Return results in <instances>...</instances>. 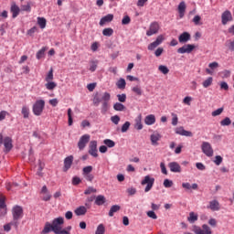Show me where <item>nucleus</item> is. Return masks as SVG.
<instances>
[{"instance_id":"1","label":"nucleus","mask_w":234,"mask_h":234,"mask_svg":"<svg viewBox=\"0 0 234 234\" xmlns=\"http://www.w3.org/2000/svg\"><path fill=\"white\" fill-rule=\"evenodd\" d=\"M64 223H65V219L61 217L53 219L52 224H50L49 222H47L42 230V234L50 233V231H53V233L55 234L58 233L60 229H63L61 226H63Z\"/></svg>"},{"instance_id":"2","label":"nucleus","mask_w":234,"mask_h":234,"mask_svg":"<svg viewBox=\"0 0 234 234\" xmlns=\"http://www.w3.org/2000/svg\"><path fill=\"white\" fill-rule=\"evenodd\" d=\"M44 109L45 101L43 100H37L33 105V113L35 116H41Z\"/></svg>"},{"instance_id":"3","label":"nucleus","mask_w":234,"mask_h":234,"mask_svg":"<svg viewBox=\"0 0 234 234\" xmlns=\"http://www.w3.org/2000/svg\"><path fill=\"white\" fill-rule=\"evenodd\" d=\"M192 231L196 234H213V230L207 224L202 225V228L194 225L192 228Z\"/></svg>"},{"instance_id":"4","label":"nucleus","mask_w":234,"mask_h":234,"mask_svg":"<svg viewBox=\"0 0 234 234\" xmlns=\"http://www.w3.org/2000/svg\"><path fill=\"white\" fill-rule=\"evenodd\" d=\"M142 186H146L144 188V193H149L151 189H153V186H154V177H151V176H145L144 180L141 182Z\"/></svg>"},{"instance_id":"5","label":"nucleus","mask_w":234,"mask_h":234,"mask_svg":"<svg viewBox=\"0 0 234 234\" xmlns=\"http://www.w3.org/2000/svg\"><path fill=\"white\" fill-rule=\"evenodd\" d=\"M158 32H160V24L154 21L150 24L148 30L146 31V36H148V37H151V36H154L158 34Z\"/></svg>"},{"instance_id":"6","label":"nucleus","mask_w":234,"mask_h":234,"mask_svg":"<svg viewBox=\"0 0 234 234\" xmlns=\"http://www.w3.org/2000/svg\"><path fill=\"white\" fill-rule=\"evenodd\" d=\"M12 215L14 222H17L19 218H23V207L20 206H15L12 208Z\"/></svg>"},{"instance_id":"7","label":"nucleus","mask_w":234,"mask_h":234,"mask_svg":"<svg viewBox=\"0 0 234 234\" xmlns=\"http://www.w3.org/2000/svg\"><path fill=\"white\" fill-rule=\"evenodd\" d=\"M202 153L206 154V156L211 157L213 156V147L211 146V144L207 142H203L201 144Z\"/></svg>"},{"instance_id":"8","label":"nucleus","mask_w":234,"mask_h":234,"mask_svg":"<svg viewBox=\"0 0 234 234\" xmlns=\"http://www.w3.org/2000/svg\"><path fill=\"white\" fill-rule=\"evenodd\" d=\"M90 142V134H84L82 135L78 143V147L80 149V151H83V149H85V147H87V144Z\"/></svg>"},{"instance_id":"9","label":"nucleus","mask_w":234,"mask_h":234,"mask_svg":"<svg viewBox=\"0 0 234 234\" xmlns=\"http://www.w3.org/2000/svg\"><path fill=\"white\" fill-rule=\"evenodd\" d=\"M165 39V37H164V35H159L155 41L150 43L148 45V50H154V48H156V47H160V45H162V43H164V40Z\"/></svg>"},{"instance_id":"10","label":"nucleus","mask_w":234,"mask_h":234,"mask_svg":"<svg viewBox=\"0 0 234 234\" xmlns=\"http://www.w3.org/2000/svg\"><path fill=\"white\" fill-rule=\"evenodd\" d=\"M89 154H90L94 158H98V142L90 141Z\"/></svg>"},{"instance_id":"11","label":"nucleus","mask_w":234,"mask_h":234,"mask_svg":"<svg viewBox=\"0 0 234 234\" xmlns=\"http://www.w3.org/2000/svg\"><path fill=\"white\" fill-rule=\"evenodd\" d=\"M192 50H195V45L187 44L177 49L178 54H191Z\"/></svg>"},{"instance_id":"12","label":"nucleus","mask_w":234,"mask_h":234,"mask_svg":"<svg viewBox=\"0 0 234 234\" xmlns=\"http://www.w3.org/2000/svg\"><path fill=\"white\" fill-rule=\"evenodd\" d=\"M40 195H42V200L44 202H48L50 201V198H52V195L48 191V188L47 187V186H42Z\"/></svg>"},{"instance_id":"13","label":"nucleus","mask_w":234,"mask_h":234,"mask_svg":"<svg viewBox=\"0 0 234 234\" xmlns=\"http://www.w3.org/2000/svg\"><path fill=\"white\" fill-rule=\"evenodd\" d=\"M73 162H74L73 155H69L68 157H66L64 159V167H63L64 173H67V171H69V169H70V167H72Z\"/></svg>"},{"instance_id":"14","label":"nucleus","mask_w":234,"mask_h":234,"mask_svg":"<svg viewBox=\"0 0 234 234\" xmlns=\"http://www.w3.org/2000/svg\"><path fill=\"white\" fill-rule=\"evenodd\" d=\"M168 167L172 173H182V167L176 162L169 163Z\"/></svg>"},{"instance_id":"15","label":"nucleus","mask_w":234,"mask_h":234,"mask_svg":"<svg viewBox=\"0 0 234 234\" xmlns=\"http://www.w3.org/2000/svg\"><path fill=\"white\" fill-rule=\"evenodd\" d=\"M4 146H5V153H10V151H12V147H14V145L12 144V138L5 137L4 139Z\"/></svg>"},{"instance_id":"16","label":"nucleus","mask_w":234,"mask_h":234,"mask_svg":"<svg viewBox=\"0 0 234 234\" xmlns=\"http://www.w3.org/2000/svg\"><path fill=\"white\" fill-rule=\"evenodd\" d=\"M233 17L231 16V12L225 11L221 16L222 25H228V22L231 21Z\"/></svg>"},{"instance_id":"17","label":"nucleus","mask_w":234,"mask_h":234,"mask_svg":"<svg viewBox=\"0 0 234 234\" xmlns=\"http://www.w3.org/2000/svg\"><path fill=\"white\" fill-rule=\"evenodd\" d=\"M178 41L179 43H187V41H191V34H189L188 32H183L178 37Z\"/></svg>"},{"instance_id":"18","label":"nucleus","mask_w":234,"mask_h":234,"mask_svg":"<svg viewBox=\"0 0 234 234\" xmlns=\"http://www.w3.org/2000/svg\"><path fill=\"white\" fill-rule=\"evenodd\" d=\"M176 134H180L181 136H193V133L186 131L184 127L180 126L176 128Z\"/></svg>"},{"instance_id":"19","label":"nucleus","mask_w":234,"mask_h":234,"mask_svg":"<svg viewBox=\"0 0 234 234\" xmlns=\"http://www.w3.org/2000/svg\"><path fill=\"white\" fill-rule=\"evenodd\" d=\"M207 208L211 209V211H219L220 210V203H218V201L214 199L209 202Z\"/></svg>"},{"instance_id":"20","label":"nucleus","mask_w":234,"mask_h":234,"mask_svg":"<svg viewBox=\"0 0 234 234\" xmlns=\"http://www.w3.org/2000/svg\"><path fill=\"white\" fill-rule=\"evenodd\" d=\"M112 19H114V15L112 14H108L107 16H103L102 18H101L100 20V26L103 27V25L107 24V23H111V21H112Z\"/></svg>"},{"instance_id":"21","label":"nucleus","mask_w":234,"mask_h":234,"mask_svg":"<svg viewBox=\"0 0 234 234\" xmlns=\"http://www.w3.org/2000/svg\"><path fill=\"white\" fill-rule=\"evenodd\" d=\"M155 122H156V117L154 116V114L147 115L144 118V123L146 125H154Z\"/></svg>"},{"instance_id":"22","label":"nucleus","mask_w":234,"mask_h":234,"mask_svg":"<svg viewBox=\"0 0 234 234\" xmlns=\"http://www.w3.org/2000/svg\"><path fill=\"white\" fill-rule=\"evenodd\" d=\"M10 10H11V13H12V17L14 19H16V17H17L19 16V12H21V9L16 4H12Z\"/></svg>"},{"instance_id":"23","label":"nucleus","mask_w":234,"mask_h":234,"mask_svg":"<svg viewBox=\"0 0 234 234\" xmlns=\"http://www.w3.org/2000/svg\"><path fill=\"white\" fill-rule=\"evenodd\" d=\"M186 2H180V4L178 5L177 10L179 13V17L182 19V17H184V15L186 14Z\"/></svg>"},{"instance_id":"24","label":"nucleus","mask_w":234,"mask_h":234,"mask_svg":"<svg viewBox=\"0 0 234 234\" xmlns=\"http://www.w3.org/2000/svg\"><path fill=\"white\" fill-rule=\"evenodd\" d=\"M160 138H162V135H160V133H153L150 136L152 145H158V142H159Z\"/></svg>"},{"instance_id":"25","label":"nucleus","mask_w":234,"mask_h":234,"mask_svg":"<svg viewBox=\"0 0 234 234\" xmlns=\"http://www.w3.org/2000/svg\"><path fill=\"white\" fill-rule=\"evenodd\" d=\"M87 213V207L80 206L75 209V215L81 217Z\"/></svg>"},{"instance_id":"26","label":"nucleus","mask_w":234,"mask_h":234,"mask_svg":"<svg viewBox=\"0 0 234 234\" xmlns=\"http://www.w3.org/2000/svg\"><path fill=\"white\" fill-rule=\"evenodd\" d=\"M120 209H122V207H120V205L112 206L109 211V217H114V213H118Z\"/></svg>"},{"instance_id":"27","label":"nucleus","mask_w":234,"mask_h":234,"mask_svg":"<svg viewBox=\"0 0 234 234\" xmlns=\"http://www.w3.org/2000/svg\"><path fill=\"white\" fill-rule=\"evenodd\" d=\"M105 202H106L105 196L100 195L96 197V199H95L96 206H103Z\"/></svg>"},{"instance_id":"28","label":"nucleus","mask_w":234,"mask_h":234,"mask_svg":"<svg viewBox=\"0 0 234 234\" xmlns=\"http://www.w3.org/2000/svg\"><path fill=\"white\" fill-rule=\"evenodd\" d=\"M0 209H4L2 215L6 214V204L5 203V196L0 195Z\"/></svg>"},{"instance_id":"29","label":"nucleus","mask_w":234,"mask_h":234,"mask_svg":"<svg viewBox=\"0 0 234 234\" xmlns=\"http://www.w3.org/2000/svg\"><path fill=\"white\" fill-rule=\"evenodd\" d=\"M12 226H15V228H17V226H19V223L17 221H13L10 223H7L4 226V231H10V229H12Z\"/></svg>"},{"instance_id":"30","label":"nucleus","mask_w":234,"mask_h":234,"mask_svg":"<svg viewBox=\"0 0 234 234\" xmlns=\"http://www.w3.org/2000/svg\"><path fill=\"white\" fill-rule=\"evenodd\" d=\"M182 187H184V189H194L197 190L198 189V185L197 183H194L192 186L189 183H183L182 184Z\"/></svg>"},{"instance_id":"31","label":"nucleus","mask_w":234,"mask_h":234,"mask_svg":"<svg viewBox=\"0 0 234 234\" xmlns=\"http://www.w3.org/2000/svg\"><path fill=\"white\" fill-rule=\"evenodd\" d=\"M48 50V48L43 47L40 50L37 52V59H41L42 58H45V52Z\"/></svg>"},{"instance_id":"32","label":"nucleus","mask_w":234,"mask_h":234,"mask_svg":"<svg viewBox=\"0 0 234 234\" xmlns=\"http://www.w3.org/2000/svg\"><path fill=\"white\" fill-rule=\"evenodd\" d=\"M37 25L43 30L47 27V19L45 17H37Z\"/></svg>"},{"instance_id":"33","label":"nucleus","mask_w":234,"mask_h":234,"mask_svg":"<svg viewBox=\"0 0 234 234\" xmlns=\"http://www.w3.org/2000/svg\"><path fill=\"white\" fill-rule=\"evenodd\" d=\"M114 34V30L111 27L104 28L102 30V36H105L106 37H111Z\"/></svg>"},{"instance_id":"34","label":"nucleus","mask_w":234,"mask_h":234,"mask_svg":"<svg viewBox=\"0 0 234 234\" xmlns=\"http://www.w3.org/2000/svg\"><path fill=\"white\" fill-rule=\"evenodd\" d=\"M188 222L191 224L197 222L198 220V215H196L195 212H190L189 217L187 218Z\"/></svg>"},{"instance_id":"35","label":"nucleus","mask_w":234,"mask_h":234,"mask_svg":"<svg viewBox=\"0 0 234 234\" xmlns=\"http://www.w3.org/2000/svg\"><path fill=\"white\" fill-rule=\"evenodd\" d=\"M113 109L114 111L123 112L125 111V105L122 104L121 102H116L113 104Z\"/></svg>"},{"instance_id":"36","label":"nucleus","mask_w":234,"mask_h":234,"mask_svg":"<svg viewBox=\"0 0 234 234\" xmlns=\"http://www.w3.org/2000/svg\"><path fill=\"white\" fill-rule=\"evenodd\" d=\"M96 69H98V60L90 61V72H95Z\"/></svg>"},{"instance_id":"37","label":"nucleus","mask_w":234,"mask_h":234,"mask_svg":"<svg viewBox=\"0 0 234 234\" xmlns=\"http://www.w3.org/2000/svg\"><path fill=\"white\" fill-rule=\"evenodd\" d=\"M45 87L48 90H54L55 87H58V84L54 81H48V83L45 84Z\"/></svg>"},{"instance_id":"38","label":"nucleus","mask_w":234,"mask_h":234,"mask_svg":"<svg viewBox=\"0 0 234 234\" xmlns=\"http://www.w3.org/2000/svg\"><path fill=\"white\" fill-rule=\"evenodd\" d=\"M132 91L134 92L136 96H142V94H144V91L142 90V88L140 86L133 87Z\"/></svg>"},{"instance_id":"39","label":"nucleus","mask_w":234,"mask_h":234,"mask_svg":"<svg viewBox=\"0 0 234 234\" xmlns=\"http://www.w3.org/2000/svg\"><path fill=\"white\" fill-rule=\"evenodd\" d=\"M21 112L26 119L30 116V109L27 106H23Z\"/></svg>"},{"instance_id":"40","label":"nucleus","mask_w":234,"mask_h":234,"mask_svg":"<svg viewBox=\"0 0 234 234\" xmlns=\"http://www.w3.org/2000/svg\"><path fill=\"white\" fill-rule=\"evenodd\" d=\"M213 85V77H208L204 82L203 87L207 89V87H211Z\"/></svg>"},{"instance_id":"41","label":"nucleus","mask_w":234,"mask_h":234,"mask_svg":"<svg viewBox=\"0 0 234 234\" xmlns=\"http://www.w3.org/2000/svg\"><path fill=\"white\" fill-rule=\"evenodd\" d=\"M116 85L119 89L123 90L125 89V85H127V82H125V79H120L117 82Z\"/></svg>"},{"instance_id":"42","label":"nucleus","mask_w":234,"mask_h":234,"mask_svg":"<svg viewBox=\"0 0 234 234\" xmlns=\"http://www.w3.org/2000/svg\"><path fill=\"white\" fill-rule=\"evenodd\" d=\"M220 125L222 127H228V125H231V119H229V117H226L220 122Z\"/></svg>"},{"instance_id":"43","label":"nucleus","mask_w":234,"mask_h":234,"mask_svg":"<svg viewBox=\"0 0 234 234\" xmlns=\"http://www.w3.org/2000/svg\"><path fill=\"white\" fill-rule=\"evenodd\" d=\"M95 234H105V226L103 224H100L97 227Z\"/></svg>"},{"instance_id":"44","label":"nucleus","mask_w":234,"mask_h":234,"mask_svg":"<svg viewBox=\"0 0 234 234\" xmlns=\"http://www.w3.org/2000/svg\"><path fill=\"white\" fill-rule=\"evenodd\" d=\"M158 70L161 71L162 74H169V68H167V66L160 65Z\"/></svg>"},{"instance_id":"45","label":"nucleus","mask_w":234,"mask_h":234,"mask_svg":"<svg viewBox=\"0 0 234 234\" xmlns=\"http://www.w3.org/2000/svg\"><path fill=\"white\" fill-rule=\"evenodd\" d=\"M103 144H105V145L110 148H112V147H114V145H116V143H114V141H112L111 139H105L103 141Z\"/></svg>"},{"instance_id":"46","label":"nucleus","mask_w":234,"mask_h":234,"mask_svg":"<svg viewBox=\"0 0 234 234\" xmlns=\"http://www.w3.org/2000/svg\"><path fill=\"white\" fill-rule=\"evenodd\" d=\"M129 127H131V122H125L121 128L122 133H127L129 131Z\"/></svg>"},{"instance_id":"47","label":"nucleus","mask_w":234,"mask_h":234,"mask_svg":"<svg viewBox=\"0 0 234 234\" xmlns=\"http://www.w3.org/2000/svg\"><path fill=\"white\" fill-rule=\"evenodd\" d=\"M52 80H54V69H50L46 76V81H52Z\"/></svg>"},{"instance_id":"48","label":"nucleus","mask_w":234,"mask_h":234,"mask_svg":"<svg viewBox=\"0 0 234 234\" xmlns=\"http://www.w3.org/2000/svg\"><path fill=\"white\" fill-rule=\"evenodd\" d=\"M90 173H92V166L91 165H88L86 167H84L82 169V175L85 176V175H90Z\"/></svg>"},{"instance_id":"49","label":"nucleus","mask_w":234,"mask_h":234,"mask_svg":"<svg viewBox=\"0 0 234 234\" xmlns=\"http://www.w3.org/2000/svg\"><path fill=\"white\" fill-rule=\"evenodd\" d=\"M172 116V125L176 126L178 125V115L176 113H171Z\"/></svg>"},{"instance_id":"50","label":"nucleus","mask_w":234,"mask_h":234,"mask_svg":"<svg viewBox=\"0 0 234 234\" xmlns=\"http://www.w3.org/2000/svg\"><path fill=\"white\" fill-rule=\"evenodd\" d=\"M68 118H69L68 123H69V125L70 126V125H72V123H73V120H72V109H70V108L68 109Z\"/></svg>"},{"instance_id":"51","label":"nucleus","mask_w":234,"mask_h":234,"mask_svg":"<svg viewBox=\"0 0 234 234\" xmlns=\"http://www.w3.org/2000/svg\"><path fill=\"white\" fill-rule=\"evenodd\" d=\"M117 98H118V101H121V103H125L127 100V95L125 93L118 94Z\"/></svg>"},{"instance_id":"52","label":"nucleus","mask_w":234,"mask_h":234,"mask_svg":"<svg viewBox=\"0 0 234 234\" xmlns=\"http://www.w3.org/2000/svg\"><path fill=\"white\" fill-rule=\"evenodd\" d=\"M109 111V103L107 101L102 102L101 113L105 114Z\"/></svg>"},{"instance_id":"53","label":"nucleus","mask_w":234,"mask_h":234,"mask_svg":"<svg viewBox=\"0 0 234 234\" xmlns=\"http://www.w3.org/2000/svg\"><path fill=\"white\" fill-rule=\"evenodd\" d=\"M111 122L114 123V125H118L120 123V116L114 115L111 117Z\"/></svg>"},{"instance_id":"54","label":"nucleus","mask_w":234,"mask_h":234,"mask_svg":"<svg viewBox=\"0 0 234 234\" xmlns=\"http://www.w3.org/2000/svg\"><path fill=\"white\" fill-rule=\"evenodd\" d=\"M147 217H149L150 218H153L154 220H156V218H158V216H156V213H154V211L150 210L146 213Z\"/></svg>"},{"instance_id":"55","label":"nucleus","mask_w":234,"mask_h":234,"mask_svg":"<svg viewBox=\"0 0 234 234\" xmlns=\"http://www.w3.org/2000/svg\"><path fill=\"white\" fill-rule=\"evenodd\" d=\"M226 46L229 48V49L231 50V52H233L234 51V39L227 41Z\"/></svg>"},{"instance_id":"56","label":"nucleus","mask_w":234,"mask_h":234,"mask_svg":"<svg viewBox=\"0 0 234 234\" xmlns=\"http://www.w3.org/2000/svg\"><path fill=\"white\" fill-rule=\"evenodd\" d=\"M96 188L90 186L84 191V195H91V193H96Z\"/></svg>"},{"instance_id":"57","label":"nucleus","mask_w":234,"mask_h":234,"mask_svg":"<svg viewBox=\"0 0 234 234\" xmlns=\"http://www.w3.org/2000/svg\"><path fill=\"white\" fill-rule=\"evenodd\" d=\"M222 112H224V108H219L214 112H212V116H220V114H222Z\"/></svg>"},{"instance_id":"58","label":"nucleus","mask_w":234,"mask_h":234,"mask_svg":"<svg viewBox=\"0 0 234 234\" xmlns=\"http://www.w3.org/2000/svg\"><path fill=\"white\" fill-rule=\"evenodd\" d=\"M163 185L166 188L173 187V182L169 179H165Z\"/></svg>"},{"instance_id":"59","label":"nucleus","mask_w":234,"mask_h":234,"mask_svg":"<svg viewBox=\"0 0 234 234\" xmlns=\"http://www.w3.org/2000/svg\"><path fill=\"white\" fill-rule=\"evenodd\" d=\"M162 54H164V48H158L155 51H154V56L156 58H160V56H162Z\"/></svg>"},{"instance_id":"60","label":"nucleus","mask_w":234,"mask_h":234,"mask_svg":"<svg viewBox=\"0 0 234 234\" xmlns=\"http://www.w3.org/2000/svg\"><path fill=\"white\" fill-rule=\"evenodd\" d=\"M191 101H193V98L189 96L185 97L183 100V103H185V105H191Z\"/></svg>"},{"instance_id":"61","label":"nucleus","mask_w":234,"mask_h":234,"mask_svg":"<svg viewBox=\"0 0 234 234\" xmlns=\"http://www.w3.org/2000/svg\"><path fill=\"white\" fill-rule=\"evenodd\" d=\"M129 23H131V17L129 16H123L122 25H129Z\"/></svg>"},{"instance_id":"62","label":"nucleus","mask_w":234,"mask_h":234,"mask_svg":"<svg viewBox=\"0 0 234 234\" xmlns=\"http://www.w3.org/2000/svg\"><path fill=\"white\" fill-rule=\"evenodd\" d=\"M222 156L217 155L215 157L214 164H216V165H220L222 164Z\"/></svg>"},{"instance_id":"63","label":"nucleus","mask_w":234,"mask_h":234,"mask_svg":"<svg viewBox=\"0 0 234 234\" xmlns=\"http://www.w3.org/2000/svg\"><path fill=\"white\" fill-rule=\"evenodd\" d=\"M37 32V27H33L29 30H27V36H34Z\"/></svg>"},{"instance_id":"64","label":"nucleus","mask_w":234,"mask_h":234,"mask_svg":"<svg viewBox=\"0 0 234 234\" xmlns=\"http://www.w3.org/2000/svg\"><path fill=\"white\" fill-rule=\"evenodd\" d=\"M21 10L23 12H30V10H32V8L30 7V4L22 5Z\"/></svg>"}]
</instances>
